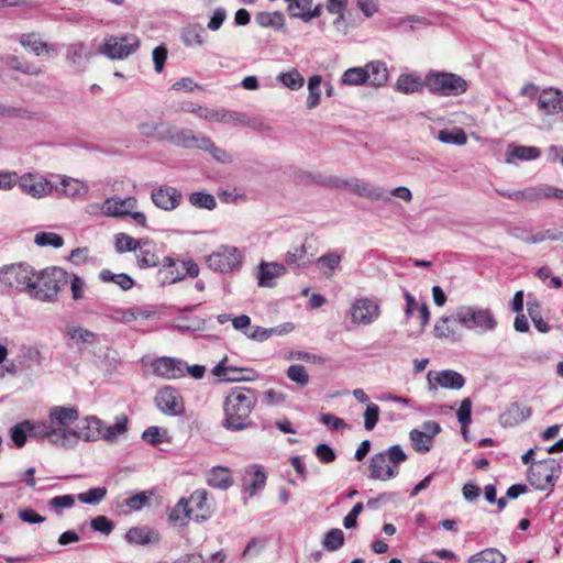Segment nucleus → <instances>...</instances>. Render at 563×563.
<instances>
[{
    "label": "nucleus",
    "mask_w": 563,
    "mask_h": 563,
    "mask_svg": "<svg viewBox=\"0 0 563 563\" xmlns=\"http://www.w3.org/2000/svg\"><path fill=\"white\" fill-rule=\"evenodd\" d=\"M100 419L87 416L79 420V411L73 406H53L48 419L40 421V434L52 445L63 450L75 449L79 441L95 442L99 437Z\"/></svg>",
    "instance_id": "f257e3e1"
},
{
    "label": "nucleus",
    "mask_w": 563,
    "mask_h": 563,
    "mask_svg": "<svg viewBox=\"0 0 563 563\" xmlns=\"http://www.w3.org/2000/svg\"><path fill=\"white\" fill-rule=\"evenodd\" d=\"M460 324L463 329L476 334L494 331L498 321L489 308L473 305L459 306L450 316L441 317L435 321L433 333L439 339L452 341L460 340V334L453 327Z\"/></svg>",
    "instance_id": "f03ea898"
},
{
    "label": "nucleus",
    "mask_w": 563,
    "mask_h": 563,
    "mask_svg": "<svg viewBox=\"0 0 563 563\" xmlns=\"http://www.w3.org/2000/svg\"><path fill=\"white\" fill-rule=\"evenodd\" d=\"M256 405V397L250 389L232 388L224 398V419L222 426L227 430L242 431L247 429L252 421L250 415Z\"/></svg>",
    "instance_id": "7ed1b4c3"
},
{
    "label": "nucleus",
    "mask_w": 563,
    "mask_h": 563,
    "mask_svg": "<svg viewBox=\"0 0 563 563\" xmlns=\"http://www.w3.org/2000/svg\"><path fill=\"white\" fill-rule=\"evenodd\" d=\"M68 282V273L58 266H48L41 271L35 269L29 296L42 302H55L58 294Z\"/></svg>",
    "instance_id": "20e7f679"
},
{
    "label": "nucleus",
    "mask_w": 563,
    "mask_h": 563,
    "mask_svg": "<svg viewBox=\"0 0 563 563\" xmlns=\"http://www.w3.org/2000/svg\"><path fill=\"white\" fill-rule=\"evenodd\" d=\"M407 460V454L399 444L372 456L369 463V477L379 481H389L399 474V465Z\"/></svg>",
    "instance_id": "39448f33"
},
{
    "label": "nucleus",
    "mask_w": 563,
    "mask_h": 563,
    "mask_svg": "<svg viewBox=\"0 0 563 563\" xmlns=\"http://www.w3.org/2000/svg\"><path fill=\"white\" fill-rule=\"evenodd\" d=\"M424 84L430 93L441 97L461 96L468 89L466 79L457 74L448 71H429L426 75Z\"/></svg>",
    "instance_id": "423d86ee"
},
{
    "label": "nucleus",
    "mask_w": 563,
    "mask_h": 563,
    "mask_svg": "<svg viewBox=\"0 0 563 563\" xmlns=\"http://www.w3.org/2000/svg\"><path fill=\"white\" fill-rule=\"evenodd\" d=\"M183 110L191 112L208 122H219L235 126H253L254 123L246 114L227 109H210L198 104H188V107H184Z\"/></svg>",
    "instance_id": "0eeeda50"
},
{
    "label": "nucleus",
    "mask_w": 563,
    "mask_h": 563,
    "mask_svg": "<svg viewBox=\"0 0 563 563\" xmlns=\"http://www.w3.org/2000/svg\"><path fill=\"white\" fill-rule=\"evenodd\" d=\"M35 268L29 263L19 262L0 268V283L7 287L21 289L29 294Z\"/></svg>",
    "instance_id": "6e6552de"
},
{
    "label": "nucleus",
    "mask_w": 563,
    "mask_h": 563,
    "mask_svg": "<svg viewBox=\"0 0 563 563\" xmlns=\"http://www.w3.org/2000/svg\"><path fill=\"white\" fill-rule=\"evenodd\" d=\"M243 262L241 251L233 245L222 244L218 246L208 257L207 264L214 272L228 274L239 269Z\"/></svg>",
    "instance_id": "1a4fd4ad"
},
{
    "label": "nucleus",
    "mask_w": 563,
    "mask_h": 563,
    "mask_svg": "<svg viewBox=\"0 0 563 563\" xmlns=\"http://www.w3.org/2000/svg\"><path fill=\"white\" fill-rule=\"evenodd\" d=\"M561 473L560 464L553 460H543L532 464L528 471V479L539 490L552 488Z\"/></svg>",
    "instance_id": "9d476101"
},
{
    "label": "nucleus",
    "mask_w": 563,
    "mask_h": 563,
    "mask_svg": "<svg viewBox=\"0 0 563 563\" xmlns=\"http://www.w3.org/2000/svg\"><path fill=\"white\" fill-rule=\"evenodd\" d=\"M140 46V40L134 34L110 36L104 40L101 52L111 59H123L133 54Z\"/></svg>",
    "instance_id": "9b49d317"
},
{
    "label": "nucleus",
    "mask_w": 563,
    "mask_h": 563,
    "mask_svg": "<svg viewBox=\"0 0 563 563\" xmlns=\"http://www.w3.org/2000/svg\"><path fill=\"white\" fill-rule=\"evenodd\" d=\"M380 316L378 301L367 297L356 298L350 308L351 322L354 325H369Z\"/></svg>",
    "instance_id": "f8f14e48"
},
{
    "label": "nucleus",
    "mask_w": 563,
    "mask_h": 563,
    "mask_svg": "<svg viewBox=\"0 0 563 563\" xmlns=\"http://www.w3.org/2000/svg\"><path fill=\"white\" fill-rule=\"evenodd\" d=\"M18 184L23 192L33 198H43L52 194L54 186L49 180L38 174L26 173Z\"/></svg>",
    "instance_id": "ddd939ff"
},
{
    "label": "nucleus",
    "mask_w": 563,
    "mask_h": 563,
    "mask_svg": "<svg viewBox=\"0 0 563 563\" xmlns=\"http://www.w3.org/2000/svg\"><path fill=\"white\" fill-rule=\"evenodd\" d=\"M157 408L169 416H178L184 411V404L179 393L173 387H164L155 396Z\"/></svg>",
    "instance_id": "4468645a"
},
{
    "label": "nucleus",
    "mask_w": 563,
    "mask_h": 563,
    "mask_svg": "<svg viewBox=\"0 0 563 563\" xmlns=\"http://www.w3.org/2000/svg\"><path fill=\"white\" fill-rule=\"evenodd\" d=\"M95 55L91 46L84 42H75L66 47V60L78 73L86 69L90 58Z\"/></svg>",
    "instance_id": "2eb2a0df"
},
{
    "label": "nucleus",
    "mask_w": 563,
    "mask_h": 563,
    "mask_svg": "<svg viewBox=\"0 0 563 563\" xmlns=\"http://www.w3.org/2000/svg\"><path fill=\"white\" fill-rule=\"evenodd\" d=\"M286 265L277 262H261L255 269V277L260 287L272 288L275 280L286 275Z\"/></svg>",
    "instance_id": "dca6fc26"
},
{
    "label": "nucleus",
    "mask_w": 563,
    "mask_h": 563,
    "mask_svg": "<svg viewBox=\"0 0 563 563\" xmlns=\"http://www.w3.org/2000/svg\"><path fill=\"white\" fill-rule=\"evenodd\" d=\"M151 198L157 208L164 211H173L180 205L183 195L175 187L164 185L154 189Z\"/></svg>",
    "instance_id": "f3484780"
},
{
    "label": "nucleus",
    "mask_w": 563,
    "mask_h": 563,
    "mask_svg": "<svg viewBox=\"0 0 563 563\" xmlns=\"http://www.w3.org/2000/svg\"><path fill=\"white\" fill-rule=\"evenodd\" d=\"M137 207V200L134 197H111L101 203V213L111 218H121L128 216Z\"/></svg>",
    "instance_id": "a211bd4d"
},
{
    "label": "nucleus",
    "mask_w": 563,
    "mask_h": 563,
    "mask_svg": "<svg viewBox=\"0 0 563 563\" xmlns=\"http://www.w3.org/2000/svg\"><path fill=\"white\" fill-rule=\"evenodd\" d=\"M154 373L166 379H178L185 376V362L174 357H161L153 363Z\"/></svg>",
    "instance_id": "6ab92c4d"
},
{
    "label": "nucleus",
    "mask_w": 563,
    "mask_h": 563,
    "mask_svg": "<svg viewBox=\"0 0 563 563\" xmlns=\"http://www.w3.org/2000/svg\"><path fill=\"white\" fill-rule=\"evenodd\" d=\"M40 421L24 420L10 429V438L13 444L21 449L25 445L27 438H34L36 440H43L40 434Z\"/></svg>",
    "instance_id": "aec40b11"
},
{
    "label": "nucleus",
    "mask_w": 563,
    "mask_h": 563,
    "mask_svg": "<svg viewBox=\"0 0 563 563\" xmlns=\"http://www.w3.org/2000/svg\"><path fill=\"white\" fill-rule=\"evenodd\" d=\"M228 358H222L212 369V374L225 382L252 380L255 372L250 368H238L227 365Z\"/></svg>",
    "instance_id": "412c9836"
},
{
    "label": "nucleus",
    "mask_w": 563,
    "mask_h": 563,
    "mask_svg": "<svg viewBox=\"0 0 563 563\" xmlns=\"http://www.w3.org/2000/svg\"><path fill=\"white\" fill-rule=\"evenodd\" d=\"M538 108L547 115L563 111V92L556 88L543 89L538 98Z\"/></svg>",
    "instance_id": "4be33fe9"
},
{
    "label": "nucleus",
    "mask_w": 563,
    "mask_h": 563,
    "mask_svg": "<svg viewBox=\"0 0 563 563\" xmlns=\"http://www.w3.org/2000/svg\"><path fill=\"white\" fill-rule=\"evenodd\" d=\"M167 139L172 143L184 146L187 148H200L199 139H205L206 135L195 134L192 130L189 129H174L167 126L166 129Z\"/></svg>",
    "instance_id": "5701e85b"
},
{
    "label": "nucleus",
    "mask_w": 563,
    "mask_h": 563,
    "mask_svg": "<svg viewBox=\"0 0 563 563\" xmlns=\"http://www.w3.org/2000/svg\"><path fill=\"white\" fill-rule=\"evenodd\" d=\"M65 334L77 347L93 345L99 342V335L97 333L74 323L66 325Z\"/></svg>",
    "instance_id": "b1692460"
},
{
    "label": "nucleus",
    "mask_w": 563,
    "mask_h": 563,
    "mask_svg": "<svg viewBox=\"0 0 563 563\" xmlns=\"http://www.w3.org/2000/svg\"><path fill=\"white\" fill-rule=\"evenodd\" d=\"M311 257L305 243L290 247L284 257L286 268L305 269L311 264Z\"/></svg>",
    "instance_id": "393cba45"
},
{
    "label": "nucleus",
    "mask_w": 563,
    "mask_h": 563,
    "mask_svg": "<svg viewBox=\"0 0 563 563\" xmlns=\"http://www.w3.org/2000/svg\"><path fill=\"white\" fill-rule=\"evenodd\" d=\"M368 76L367 84L372 87H383L389 78L388 67L385 62L376 59L368 62L365 66Z\"/></svg>",
    "instance_id": "a878e982"
},
{
    "label": "nucleus",
    "mask_w": 563,
    "mask_h": 563,
    "mask_svg": "<svg viewBox=\"0 0 563 563\" xmlns=\"http://www.w3.org/2000/svg\"><path fill=\"white\" fill-rule=\"evenodd\" d=\"M531 416V409L522 404L512 402L499 417L500 423L505 427H512L521 423Z\"/></svg>",
    "instance_id": "bb28decb"
},
{
    "label": "nucleus",
    "mask_w": 563,
    "mask_h": 563,
    "mask_svg": "<svg viewBox=\"0 0 563 563\" xmlns=\"http://www.w3.org/2000/svg\"><path fill=\"white\" fill-rule=\"evenodd\" d=\"M265 484L266 473L260 465H251L245 470L244 488L251 496L263 489Z\"/></svg>",
    "instance_id": "cd10ccee"
},
{
    "label": "nucleus",
    "mask_w": 563,
    "mask_h": 563,
    "mask_svg": "<svg viewBox=\"0 0 563 563\" xmlns=\"http://www.w3.org/2000/svg\"><path fill=\"white\" fill-rule=\"evenodd\" d=\"M136 263L140 268L156 267L159 264V257L156 253L155 245L148 241L143 240L137 251L135 252Z\"/></svg>",
    "instance_id": "c85d7f7f"
},
{
    "label": "nucleus",
    "mask_w": 563,
    "mask_h": 563,
    "mask_svg": "<svg viewBox=\"0 0 563 563\" xmlns=\"http://www.w3.org/2000/svg\"><path fill=\"white\" fill-rule=\"evenodd\" d=\"M540 155L541 151L539 147L510 144L506 153V163L512 164L514 159L533 161Z\"/></svg>",
    "instance_id": "c756f323"
},
{
    "label": "nucleus",
    "mask_w": 563,
    "mask_h": 563,
    "mask_svg": "<svg viewBox=\"0 0 563 563\" xmlns=\"http://www.w3.org/2000/svg\"><path fill=\"white\" fill-rule=\"evenodd\" d=\"M526 202H537L543 199H559L560 188L550 185H539L525 188Z\"/></svg>",
    "instance_id": "7c9ffc66"
},
{
    "label": "nucleus",
    "mask_w": 563,
    "mask_h": 563,
    "mask_svg": "<svg viewBox=\"0 0 563 563\" xmlns=\"http://www.w3.org/2000/svg\"><path fill=\"white\" fill-rule=\"evenodd\" d=\"M207 482L210 486L220 489H228L233 484L230 470L223 466L212 467L207 474Z\"/></svg>",
    "instance_id": "2f4dec72"
},
{
    "label": "nucleus",
    "mask_w": 563,
    "mask_h": 563,
    "mask_svg": "<svg viewBox=\"0 0 563 563\" xmlns=\"http://www.w3.org/2000/svg\"><path fill=\"white\" fill-rule=\"evenodd\" d=\"M180 40L187 47L202 46L205 44V29L201 24H188L180 33Z\"/></svg>",
    "instance_id": "473e14b6"
},
{
    "label": "nucleus",
    "mask_w": 563,
    "mask_h": 563,
    "mask_svg": "<svg viewBox=\"0 0 563 563\" xmlns=\"http://www.w3.org/2000/svg\"><path fill=\"white\" fill-rule=\"evenodd\" d=\"M342 256L338 252H328L316 260V265L322 275L330 279L340 266Z\"/></svg>",
    "instance_id": "72a5a7b5"
},
{
    "label": "nucleus",
    "mask_w": 563,
    "mask_h": 563,
    "mask_svg": "<svg viewBox=\"0 0 563 563\" xmlns=\"http://www.w3.org/2000/svg\"><path fill=\"white\" fill-rule=\"evenodd\" d=\"M99 427V439H103L108 442H113L117 438L126 431L128 418L125 416H121L117 419L115 423L109 427H106L103 421L100 420Z\"/></svg>",
    "instance_id": "f704fd0d"
},
{
    "label": "nucleus",
    "mask_w": 563,
    "mask_h": 563,
    "mask_svg": "<svg viewBox=\"0 0 563 563\" xmlns=\"http://www.w3.org/2000/svg\"><path fill=\"white\" fill-rule=\"evenodd\" d=\"M353 194L373 201H389V198L385 196V191L382 187L372 186L358 178L354 185Z\"/></svg>",
    "instance_id": "c9c22d12"
},
{
    "label": "nucleus",
    "mask_w": 563,
    "mask_h": 563,
    "mask_svg": "<svg viewBox=\"0 0 563 563\" xmlns=\"http://www.w3.org/2000/svg\"><path fill=\"white\" fill-rule=\"evenodd\" d=\"M434 382L443 388L461 389L465 384V378L453 369H444L435 374Z\"/></svg>",
    "instance_id": "e433bc0d"
},
{
    "label": "nucleus",
    "mask_w": 563,
    "mask_h": 563,
    "mask_svg": "<svg viewBox=\"0 0 563 563\" xmlns=\"http://www.w3.org/2000/svg\"><path fill=\"white\" fill-rule=\"evenodd\" d=\"M19 43L24 49L31 52L35 56H41L48 52L47 43L42 41L40 35L36 33L21 34L19 37Z\"/></svg>",
    "instance_id": "4c0bfd02"
},
{
    "label": "nucleus",
    "mask_w": 563,
    "mask_h": 563,
    "mask_svg": "<svg viewBox=\"0 0 563 563\" xmlns=\"http://www.w3.org/2000/svg\"><path fill=\"white\" fill-rule=\"evenodd\" d=\"M426 86L424 80L413 74H401L396 81V90L409 95L420 91Z\"/></svg>",
    "instance_id": "58836bf2"
},
{
    "label": "nucleus",
    "mask_w": 563,
    "mask_h": 563,
    "mask_svg": "<svg viewBox=\"0 0 563 563\" xmlns=\"http://www.w3.org/2000/svg\"><path fill=\"white\" fill-rule=\"evenodd\" d=\"M200 148L205 152H208L212 158L221 164H231L233 162V156L228 151L217 146L212 140L208 136L205 139H199Z\"/></svg>",
    "instance_id": "ea45409f"
},
{
    "label": "nucleus",
    "mask_w": 563,
    "mask_h": 563,
    "mask_svg": "<svg viewBox=\"0 0 563 563\" xmlns=\"http://www.w3.org/2000/svg\"><path fill=\"white\" fill-rule=\"evenodd\" d=\"M255 21L262 27H273L274 30L286 32L285 16L279 11L260 12L256 14Z\"/></svg>",
    "instance_id": "a19ab883"
},
{
    "label": "nucleus",
    "mask_w": 563,
    "mask_h": 563,
    "mask_svg": "<svg viewBox=\"0 0 563 563\" xmlns=\"http://www.w3.org/2000/svg\"><path fill=\"white\" fill-rule=\"evenodd\" d=\"M7 65L9 68L21 71L30 76H40L44 73L43 66L33 64L31 62L21 59L18 56L11 55L7 57Z\"/></svg>",
    "instance_id": "79ce46f5"
},
{
    "label": "nucleus",
    "mask_w": 563,
    "mask_h": 563,
    "mask_svg": "<svg viewBox=\"0 0 563 563\" xmlns=\"http://www.w3.org/2000/svg\"><path fill=\"white\" fill-rule=\"evenodd\" d=\"M99 279L102 283H113L124 291L130 290L134 286V280L130 275L124 273L115 274L110 269H102L99 273Z\"/></svg>",
    "instance_id": "37998d69"
},
{
    "label": "nucleus",
    "mask_w": 563,
    "mask_h": 563,
    "mask_svg": "<svg viewBox=\"0 0 563 563\" xmlns=\"http://www.w3.org/2000/svg\"><path fill=\"white\" fill-rule=\"evenodd\" d=\"M276 80L284 87L294 91L301 89L305 85V78L297 68L279 73Z\"/></svg>",
    "instance_id": "c03bdc74"
},
{
    "label": "nucleus",
    "mask_w": 563,
    "mask_h": 563,
    "mask_svg": "<svg viewBox=\"0 0 563 563\" xmlns=\"http://www.w3.org/2000/svg\"><path fill=\"white\" fill-rule=\"evenodd\" d=\"M59 189L66 197H79L88 192V187L80 180L71 177H62ZM58 190V188H56Z\"/></svg>",
    "instance_id": "a18cd8bd"
},
{
    "label": "nucleus",
    "mask_w": 563,
    "mask_h": 563,
    "mask_svg": "<svg viewBox=\"0 0 563 563\" xmlns=\"http://www.w3.org/2000/svg\"><path fill=\"white\" fill-rule=\"evenodd\" d=\"M367 80L365 67L347 68L341 76V84L344 86H362L367 84Z\"/></svg>",
    "instance_id": "49530a36"
},
{
    "label": "nucleus",
    "mask_w": 563,
    "mask_h": 563,
    "mask_svg": "<svg viewBox=\"0 0 563 563\" xmlns=\"http://www.w3.org/2000/svg\"><path fill=\"white\" fill-rule=\"evenodd\" d=\"M321 84L322 77L320 75H313L308 79V97L307 108L314 109L320 104L321 100Z\"/></svg>",
    "instance_id": "de8ad7c7"
},
{
    "label": "nucleus",
    "mask_w": 563,
    "mask_h": 563,
    "mask_svg": "<svg viewBox=\"0 0 563 563\" xmlns=\"http://www.w3.org/2000/svg\"><path fill=\"white\" fill-rule=\"evenodd\" d=\"M344 532L339 528H332L324 534L322 547L329 552H334L344 545Z\"/></svg>",
    "instance_id": "09e8293b"
},
{
    "label": "nucleus",
    "mask_w": 563,
    "mask_h": 563,
    "mask_svg": "<svg viewBox=\"0 0 563 563\" xmlns=\"http://www.w3.org/2000/svg\"><path fill=\"white\" fill-rule=\"evenodd\" d=\"M125 539L131 544L145 545L152 542L153 531L145 527H133L128 530Z\"/></svg>",
    "instance_id": "8fccbe9b"
},
{
    "label": "nucleus",
    "mask_w": 563,
    "mask_h": 563,
    "mask_svg": "<svg viewBox=\"0 0 563 563\" xmlns=\"http://www.w3.org/2000/svg\"><path fill=\"white\" fill-rule=\"evenodd\" d=\"M505 563L506 556L497 549L490 548L468 558V563Z\"/></svg>",
    "instance_id": "3c124183"
},
{
    "label": "nucleus",
    "mask_w": 563,
    "mask_h": 563,
    "mask_svg": "<svg viewBox=\"0 0 563 563\" xmlns=\"http://www.w3.org/2000/svg\"><path fill=\"white\" fill-rule=\"evenodd\" d=\"M190 205L198 209L213 210L217 207L216 198L206 191H195L188 196Z\"/></svg>",
    "instance_id": "603ef678"
},
{
    "label": "nucleus",
    "mask_w": 563,
    "mask_h": 563,
    "mask_svg": "<svg viewBox=\"0 0 563 563\" xmlns=\"http://www.w3.org/2000/svg\"><path fill=\"white\" fill-rule=\"evenodd\" d=\"M167 125L153 121L143 122L139 125V132L146 137H157L159 140L167 139Z\"/></svg>",
    "instance_id": "864d4df0"
},
{
    "label": "nucleus",
    "mask_w": 563,
    "mask_h": 563,
    "mask_svg": "<svg viewBox=\"0 0 563 563\" xmlns=\"http://www.w3.org/2000/svg\"><path fill=\"white\" fill-rule=\"evenodd\" d=\"M439 141L445 144L464 145L467 136L463 129L454 128L452 130H441L438 136Z\"/></svg>",
    "instance_id": "5fc2aeb1"
},
{
    "label": "nucleus",
    "mask_w": 563,
    "mask_h": 563,
    "mask_svg": "<svg viewBox=\"0 0 563 563\" xmlns=\"http://www.w3.org/2000/svg\"><path fill=\"white\" fill-rule=\"evenodd\" d=\"M143 240H136L126 233L115 235L114 247L118 253L136 252Z\"/></svg>",
    "instance_id": "6e6d98bb"
},
{
    "label": "nucleus",
    "mask_w": 563,
    "mask_h": 563,
    "mask_svg": "<svg viewBox=\"0 0 563 563\" xmlns=\"http://www.w3.org/2000/svg\"><path fill=\"white\" fill-rule=\"evenodd\" d=\"M150 312L139 308L119 309L113 313V319L122 323H130L139 318L148 319Z\"/></svg>",
    "instance_id": "4d7b16f0"
},
{
    "label": "nucleus",
    "mask_w": 563,
    "mask_h": 563,
    "mask_svg": "<svg viewBox=\"0 0 563 563\" xmlns=\"http://www.w3.org/2000/svg\"><path fill=\"white\" fill-rule=\"evenodd\" d=\"M107 488L106 487H92L88 489L87 492L80 493L77 495V498L80 503L87 504V505H98L101 500L104 499L107 496Z\"/></svg>",
    "instance_id": "13d9d810"
},
{
    "label": "nucleus",
    "mask_w": 563,
    "mask_h": 563,
    "mask_svg": "<svg viewBox=\"0 0 563 563\" xmlns=\"http://www.w3.org/2000/svg\"><path fill=\"white\" fill-rule=\"evenodd\" d=\"M152 495L153 494L151 492L137 493L134 496L125 499L124 503L120 505V507L125 506L128 508L126 510H123L124 512L140 510L148 503Z\"/></svg>",
    "instance_id": "bf43d9fd"
},
{
    "label": "nucleus",
    "mask_w": 563,
    "mask_h": 563,
    "mask_svg": "<svg viewBox=\"0 0 563 563\" xmlns=\"http://www.w3.org/2000/svg\"><path fill=\"white\" fill-rule=\"evenodd\" d=\"M34 243L38 246H53L58 249L63 246L64 240L59 234L54 232H38L34 236Z\"/></svg>",
    "instance_id": "052dcab7"
},
{
    "label": "nucleus",
    "mask_w": 563,
    "mask_h": 563,
    "mask_svg": "<svg viewBox=\"0 0 563 563\" xmlns=\"http://www.w3.org/2000/svg\"><path fill=\"white\" fill-rule=\"evenodd\" d=\"M192 516L194 507H189V503H187L185 498H181L169 512V519L172 521H185Z\"/></svg>",
    "instance_id": "680f3d73"
},
{
    "label": "nucleus",
    "mask_w": 563,
    "mask_h": 563,
    "mask_svg": "<svg viewBox=\"0 0 563 563\" xmlns=\"http://www.w3.org/2000/svg\"><path fill=\"white\" fill-rule=\"evenodd\" d=\"M412 448L419 453H427L430 451L433 441L420 433L419 429H413L409 434Z\"/></svg>",
    "instance_id": "e2e57ef3"
},
{
    "label": "nucleus",
    "mask_w": 563,
    "mask_h": 563,
    "mask_svg": "<svg viewBox=\"0 0 563 563\" xmlns=\"http://www.w3.org/2000/svg\"><path fill=\"white\" fill-rule=\"evenodd\" d=\"M527 307H528V313H529L530 318L532 319V322H533L534 327L537 328V330L541 333L549 332V330H550L549 324L540 316L539 303L536 301L529 300L527 302Z\"/></svg>",
    "instance_id": "0e129e2a"
},
{
    "label": "nucleus",
    "mask_w": 563,
    "mask_h": 563,
    "mask_svg": "<svg viewBox=\"0 0 563 563\" xmlns=\"http://www.w3.org/2000/svg\"><path fill=\"white\" fill-rule=\"evenodd\" d=\"M287 377L301 387H305L309 384V375L306 368L299 364H294L288 367Z\"/></svg>",
    "instance_id": "69168bd1"
},
{
    "label": "nucleus",
    "mask_w": 563,
    "mask_h": 563,
    "mask_svg": "<svg viewBox=\"0 0 563 563\" xmlns=\"http://www.w3.org/2000/svg\"><path fill=\"white\" fill-rule=\"evenodd\" d=\"M0 118L30 119L31 112L21 107H13V106L0 102Z\"/></svg>",
    "instance_id": "338daca9"
},
{
    "label": "nucleus",
    "mask_w": 563,
    "mask_h": 563,
    "mask_svg": "<svg viewBox=\"0 0 563 563\" xmlns=\"http://www.w3.org/2000/svg\"><path fill=\"white\" fill-rule=\"evenodd\" d=\"M379 417V407L374 404H367L366 410L364 412V428L368 431L373 430L378 421Z\"/></svg>",
    "instance_id": "774afa93"
}]
</instances>
